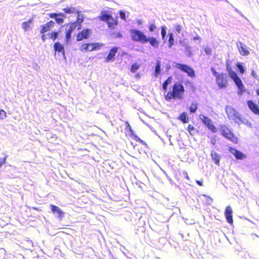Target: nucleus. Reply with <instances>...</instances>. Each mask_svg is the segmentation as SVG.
Wrapping results in <instances>:
<instances>
[{
    "instance_id": "obj_1",
    "label": "nucleus",
    "mask_w": 259,
    "mask_h": 259,
    "mask_svg": "<svg viewBox=\"0 0 259 259\" xmlns=\"http://www.w3.org/2000/svg\"><path fill=\"white\" fill-rule=\"evenodd\" d=\"M172 77L169 76L162 84L164 91V98L166 101L172 100H182L184 97L185 88L181 82H176L171 86V90L167 91L168 85L172 82Z\"/></svg>"
},
{
    "instance_id": "obj_2",
    "label": "nucleus",
    "mask_w": 259,
    "mask_h": 259,
    "mask_svg": "<svg viewBox=\"0 0 259 259\" xmlns=\"http://www.w3.org/2000/svg\"><path fill=\"white\" fill-rule=\"evenodd\" d=\"M226 114L229 120H233L237 124L246 123L247 122V120L242 117L241 115L237 112L235 109L228 105L225 108Z\"/></svg>"
},
{
    "instance_id": "obj_3",
    "label": "nucleus",
    "mask_w": 259,
    "mask_h": 259,
    "mask_svg": "<svg viewBox=\"0 0 259 259\" xmlns=\"http://www.w3.org/2000/svg\"><path fill=\"white\" fill-rule=\"evenodd\" d=\"M98 19L106 22L108 27L111 29H114L118 25L117 18H114L111 14H108L106 11H102L98 16Z\"/></svg>"
},
{
    "instance_id": "obj_4",
    "label": "nucleus",
    "mask_w": 259,
    "mask_h": 259,
    "mask_svg": "<svg viewBox=\"0 0 259 259\" xmlns=\"http://www.w3.org/2000/svg\"><path fill=\"white\" fill-rule=\"evenodd\" d=\"M211 71L215 77L216 83L220 89H225L228 86L227 76L223 73H219L213 68H211Z\"/></svg>"
},
{
    "instance_id": "obj_5",
    "label": "nucleus",
    "mask_w": 259,
    "mask_h": 259,
    "mask_svg": "<svg viewBox=\"0 0 259 259\" xmlns=\"http://www.w3.org/2000/svg\"><path fill=\"white\" fill-rule=\"evenodd\" d=\"M219 130L222 136L225 138L236 144L238 143V138L236 137L229 127L225 124L220 125Z\"/></svg>"
},
{
    "instance_id": "obj_6",
    "label": "nucleus",
    "mask_w": 259,
    "mask_h": 259,
    "mask_svg": "<svg viewBox=\"0 0 259 259\" xmlns=\"http://www.w3.org/2000/svg\"><path fill=\"white\" fill-rule=\"evenodd\" d=\"M226 68L231 78L234 81L239 90L242 91L244 89V86L241 79L238 77L237 73L233 70L231 65L229 63H226Z\"/></svg>"
},
{
    "instance_id": "obj_7",
    "label": "nucleus",
    "mask_w": 259,
    "mask_h": 259,
    "mask_svg": "<svg viewBox=\"0 0 259 259\" xmlns=\"http://www.w3.org/2000/svg\"><path fill=\"white\" fill-rule=\"evenodd\" d=\"M130 32L131 38L133 41L145 44L147 36L143 31L138 29H132Z\"/></svg>"
},
{
    "instance_id": "obj_8",
    "label": "nucleus",
    "mask_w": 259,
    "mask_h": 259,
    "mask_svg": "<svg viewBox=\"0 0 259 259\" xmlns=\"http://www.w3.org/2000/svg\"><path fill=\"white\" fill-rule=\"evenodd\" d=\"M174 67L186 73L188 76L191 77H193L195 76L194 70L191 67H189L187 65L176 63Z\"/></svg>"
},
{
    "instance_id": "obj_9",
    "label": "nucleus",
    "mask_w": 259,
    "mask_h": 259,
    "mask_svg": "<svg viewBox=\"0 0 259 259\" xmlns=\"http://www.w3.org/2000/svg\"><path fill=\"white\" fill-rule=\"evenodd\" d=\"M80 29L81 27L79 26V25L76 24L75 22H73L70 23L69 24V28L65 33L66 42L68 43L70 41L71 33L73 31H74L75 29L78 30Z\"/></svg>"
},
{
    "instance_id": "obj_10",
    "label": "nucleus",
    "mask_w": 259,
    "mask_h": 259,
    "mask_svg": "<svg viewBox=\"0 0 259 259\" xmlns=\"http://www.w3.org/2000/svg\"><path fill=\"white\" fill-rule=\"evenodd\" d=\"M92 33V30L85 28L79 32L76 35V41H80L83 39H88Z\"/></svg>"
},
{
    "instance_id": "obj_11",
    "label": "nucleus",
    "mask_w": 259,
    "mask_h": 259,
    "mask_svg": "<svg viewBox=\"0 0 259 259\" xmlns=\"http://www.w3.org/2000/svg\"><path fill=\"white\" fill-rule=\"evenodd\" d=\"M51 18H54L55 22L58 24H62L64 22V19L66 18L65 14L63 13H52L48 14Z\"/></svg>"
},
{
    "instance_id": "obj_12",
    "label": "nucleus",
    "mask_w": 259,
    "mask_h": 259,
    "mask_svg": "<svg viewBox=\"0 0 259 259\" xmlns=\"http://www.w3.org/2000/svg\"><path fill=\"white\" fill-rule=\"evenodd\" d=\"M202 122L210 130L212 133H215L217 132V129L213 124L211 120L206 116H203L201 118Z\"/></svg>"
},
{
    "instance_id": "obj_13",
    "label": "nucleus",
    "mask_w": 259,
    "mask_h": 259,
    "mask_svg": "<svg viewBox=\"0 0 259 259\" xmlns=\"http://www.w3.org/2000/svg\"><path fill=\"white\" fill-rule=\"evenodd\" d=\"M237 48L239 54L243 56H246L249 55L250 52L245 44L241 41L236 44Z\"/></svg>"
},
{
    "instance_id": "obj_14",
    "label": "nucleus",
    "mask_w": 259,
    "mask_h": 259,
    "mask_svg": "<svg viewBox=\"0 0 259 259\" xmlns=\"http://www.w3.org/2000/svg\"><path fill=\"white\" fill-rule=\"evenodd\" d=\"M118 48L117 47H112L109 51L107 56L105 58V62H109L113 61L115 59V56L117 53Z\"/></svg>"
},
{
    "instance_id": "obj_15",
    "label": "nucleus",
    "mask_w": 259,
    "mask_h": 259,
    "mask_svg": "<svg viewBox=\"0 0 259 259\" xmlns=\"http://www.w3.org/2000/svg\"><path fill=\"white\" fill-rule=\"evenodd\" d=\"M225 215L227 222L232 224L233 223V210L230 205L226 206L225 210Z\"/></svg>"
},
{
    "instance_id": "obj_16",
    "label": "nucleus",
    "mask_w": 259,
    "mask_h": 259,
    "mask_svg": "<svg viewBox=\"0 0 259 259\" xmlns=\"http://www.w3.org/2000/svg\"><path fill=\"white\" fill-rule=\"evenodd\" d=\"M125 124H126V127H125V129L126 130H128L131 135L133 136H134V139L137 141V142H140L141 144H142V145H146V143L143 141L142 140H141L139 137H138L137 136L134 135V132L133 131V130L132 129L131 125L130 124V123H128V121H126L125 122Z\"/></svg>"
},
{
    "instance_id": "obj_17",
    "label": "nucleus",
    "mask_w": 259,
    "mask_h": 259,
    "mask_svg": "<svg viewBox=\"0 0 259 259\" xmlns=\"http://www.w3.org/2000/svg\"><path fill=\"white\" fill-rule=\"evenodd\" d=\"M55 26V22L50 20L45 24L42 25L40 26V33L44 34L45 32L49 31L51 28H53Z\"/></svg>"
},
{
    "instance_id": "obj_18",
    "label": "nucleus",
    "mask_w": 259,
    "mask_h": 259,
    "mask_svg": "<svg viewBox=\"0 0 259 259\" xmlns=\"http://www.w3.org/2000/svg\"><path fill=\"white\" fill-rule=\"evenodd\" d=\"M247 104L249 109L255 115H259V107L252 101L248 100Z\"/></svg>"
},
{
    "instance_id": "obj_19",
    "label": "nucleus",
    "mask_w": 259,
    "mask_h": 259,
    "mask_svg": "<svg viewBox=\"0 0 259 259\" xmlns=\"http://www.w3.org/2000/svg\"><path fill=\"white\" fill-rule=\"evenodd\" d=\"M149 42L151 46L155 48H157L159 45V41L154 37H148L147 36L145 43Z\"/></svg>"
},
{
    "instance_id": "obj_20",
    "label": "nucleus",
    "mask_w": 259,
    "mask_h": 259,
    "mask_svg": "<svg viewBox=\"0 0 259 259\" xmlns=\"http://www.w3.org/2000/svg\"><path fill=\"white\" fill-rule=\"evenodd\" d=\"M52 211L53 213H57L58 217L59 218H62L64 216V212L62 210L57 206H56L54 204H51L50 205Z\"/></svg>"
},
{
    "instance_id": "obj_21",
    "label": "nucleus",
    "mask_w": 259,
    "mask_h": 259,
    "mask_svg": "<svg viewBox=\"0 0 259 259\" xmlns=\"http://www.w3.org/2000/svg\"><path fill=\"white\" fill-rule=\"evenodd\" d=\"M75 14L77 15L76 20L74 22L81 27V24L83 23L84 19V16L81 14V11H77Z\"/></svg>"
},
{
    "instance_id": "obj_22",
    "label": "nucleus",
    "mask_w": 259,
    "mask_h": 259,
    "mask_svg": "<svg viewBox=\"0 0 259 259\" xmlns=\"http://www.w3.org/2000/svg\"><path fill=\"white\" fill-rule=\"evenodd\" d=\"M54 49L55 52L61 53L62 55L65 54V50L63 46L59 42H56L54 45Z\"/></svg>"
},
{
    "instance_id": "obj_23",
    "label": "nucleus",
    "mask_w": 259,
    "mask_h": 259,
    "mask_svg": "<svg viewBox=\"0 0 259 259\" xmlns=\"http://www.w3.org/2000/svg\"><path fill=\"white\" fill-rule=\"evenodd\" d=\"M229 151L233 154L237 159H241L243 157V154L239 151L236 150L232 147L229 148Z\"/></svg>"
},
{
    "instance_id": "obj_24",
    "label": "nucleus",
    "mask_w": 259,
    "mask_h": 259,
    "mask_svg": "<svg viewBox=\"0 0 259 259\" xmlns=\"http://www.w3.org/2000/svg\"><path fill=\"white\" fill-rule=\"evenodd\" d=\"M62 10L64 12V14H75L76 12L78 11L76 9V8L72 6H66L65 8L63 9Z\"/></svg>"
},
{
    "instance_id": "obj_25",
    "label": "nucleus",
    "mask_w": 259,
    "mask_h": 259,
    "mask_svg": "<svg viewBox=\"0 0 259 259\" xmlns=\"http://www.w3.org/2000/svg\"><path fill=\"white\" fill-rule=\"evenodd\" d=\"M33 23V19H29L28 21H25L22 24V28L25 31L28 30L31 27V24Z\"/></svg>"
},
{
    "instance_id": "obj_26",
    "label": "nucleus",
    "mask_w": 259,
    "mask_h": 259,
    "mask_svg": "<svg viewBox=\"0 0 259 259\" xmlns=\"http://www.w3.org/2000/svg\"><path fill=\"white\" fill-rule=\"evenodd\" d=\"M210 155L212 159L214 161L215 163L217 165H219L220 156L214 151H212Z\"/></svg>"
},
{
    "instance_id": "obj_27",
    "label": "nucleus",
    "mask_w": 259,
    "mask_h": 259,
    "mask_svg": "<svg viewBox=\"0 0 259 259\" xmlns=\"http://www.w3.org/2000/svg\"><path fill=\"white\" fill-rule=\"evenodd\" d=\"M91 46H92V43H84L81 46L80 50L82 52H92Z\"/></svg>"
},
{
    "instance_id": "obj_28",
    "label": "nucleus",
    "mask_w": 259,
    "mask_h": 259,
    "mask_svg": "<svg viewBox=\"0 0 259 259\" xmlns=\"http://www.w3.org/2000/svg\"><path fill=\"white\" fill-rule=\"evenodd\" d=\"M188 131L189 134L192 136H193L198 133V130L191 124L188 125Z\"/></svg>"
},
{
    "instance_id": "obj_29",
    "label": "nucleus",
    "mask_w": 259,
    "mask_h": 259,
    "mask_svg": "<svg viewBox=\"0 0 259 259\" xmlns=\"http://www.w3.org/2000/svg\"><path fill=\"white\" fill-rule=\"evenodd\" d=\"M92 51H97L100 50L103 46L104 44L103 43L100 42H93L92 43Z\"/></svg>"
},
{
    "instance_id": "obj_30",
    "label": "nucleus",
    "mask_w": 259,
    "mask_h": 259,
    "mask_svg": "<svg viewBox=\"0 0 259 259\" xmlns=\"http://www.w3.org/2000/svg\"><path fill=\"white\" fill-rule=\"evenodd\" d=\"M178 119L184 123H187L189 121V118L187 113L185 112L181 113L178 117Z\"/></svg>"
},
{
    "instance_id": "obj_31",
    "label": "nucleus",
    "mask_w": 259,
    "mask_h": 259,
    "mask_svg": "<svg viewBox=\"0 0 259 259\" xmlns=\"http://www.w3.org/2000/svg\"><path fill=\"white\" fill-rule=\"evenodd\" d=\"M110 36L112 38L116 39V38H122L123 35L122 33L120 32H112L110 34Z\"/></svg>"
},
{
    "instance_id": "obj_32",
    "label": "nucleus",
    "mask_w": 259,
    "mask_h": 259,
    "mask_svg": "<svg viewBox=\"0 0 259 259\" xmlns=\"http://www.w3.org/2000/svg\"><path fill=\"white\" fill-rule=\"evenodd\" d=\"M168 47L171 48L174 44V38L173 36V34L172 33H169L168 34Z\"/></svg>"
},
{
    "instance_id": "obj_33",
    "label": "nucleus",
    "mask_w": 259,
    "mask_h": 259,
    "mask_svg": "<svg viewBox=\"0 0 259 259\" xmlns=\"http://www.w3.org/2000/svg\"><path fill=\"white\" fill-rule=\"evenodd\" d=\"M197 108H198L197 104L195 103H192L189 107V110H190V112H191V113L195 112L197 109Z\"/></svg>"
},
{
    "instance_id": "obj_34",
    "label": "nucleus",
    "mask_w": 259,
    "mask_h": 259,
    "mask_svg": "<svg viewBox=\"0 0 259 259\" xmlns=\"http://www.w3.org/2000/svg\"><path fill=\"white\" fill-rule=\"evenodd\" d=\"M140 65L137 63H135L132 65L130 70L132 72L135 73L139 68Z\"/></svg>"
},
{
    "instance_id": "obj_35",
    "label": "nucleus",
    "mask_w": 259,
    "mask_h": 259,
    "mask_svg": "<svg viewBox=\"0 0 259 259\" xmlns=\"http://www.w3.org/2000/svg\"><path fill=\"white\" fill-rule=\"evenodd\" d=\"M160 72V64L159 62H157L155 68V76H157Z\"/></svg>"
},
{
    "instance_id": "obj_36",
    "label": "nucleus",
    "mask_w": 259,
    "mask_h": 259,
    "mask_svg": "<svg viewBox=\"0 0 259 259\" xmlns=\"http://www.w3.org/2000/svg\"><path fill=\"white\" fill-rule=\"evenodd\" d=\"M59 33L57 31H53L50 34V37L53 41L55 40L58 37Z\"/></svg>"
},
{
    "instance_id": "obj_37",
    "label": "nucleus",
    "mask_w": 259,
    "mask_h": 259,
    "mask_svg": "<svg viewBox=\"0 0 259 259\" xmlns=\"http://www.w3.org/2000/svg\"><path fill=\"white\" fill-rule=\"evenodd\" d=\"M236 66H237V67L239 69V73L240 74H243L245 72V69H244L243 66H242V64L241 63H237L236 64Z\"/></svg>"
},
{
    "instance_id": "obj_38",
    "label": "nucleus",
    "mask_w": 259,
    "mask_h": 259,
    "mask_svg": "<svg viewBox=\"0 0 259 259\" xmlns=\"http://www.w3.org/2000/svg\"><path fill=\"white\" fill-rule=\"evenodd\" d=\"M166 27L165 26H162L161 27V35L162 37V39L164 40L166 36Z\"/></svg>"
},
{
    "instance_id": "obj_39",
    "label": "nucleus",
    "mask_w": 259,
    "mask_h": 259,
    "mask_svg": "<svg viewBox=\"0 0 259 259\" xmlns=\"http://www.w3.org/2000/svg\"><path fill=\"white\" fill-rule=\"evenodd\" d=\"M7 117V113L3 109L0 110V119H4Z\"/></svg>"
},
{
    "instance_id": "obj_40",
    "label": "nucleus",
    "mask_w": 259,
    "mask_h": 259,
    "mask_svg": "<svg viewBox=\"0 0 259 259\" xmlns=\"http://www.w3.org/2000/svg\"><path fill=\"white\" fill-rule=\"evenodd\" d=\"M175 30L177 33H180L182 30V26L180 24H176L174 26Z\"/></svg>"
},
{
    "instance_id": "obj_41",
    "label": "nucleus",
    "mask_w": 259,
    "mask_h": 259,
    "mask_svg": "<svg viewBox=\"0 0 259 259\" xmlns=\"http://www.w3.org/2000/svg\"><path fill=\"white\" fill-rule=\"evenodd\" d=\"M156 26L154 23H151L149 25V30L150 32H153L156 29Z\"/></svg>"
},
{
    "instance_id": "obj_42",
    "label": "nucleus",
    "mask_w": 259,
    "mask_h": 259,
    "mask_svg": "<svg viewBox=\"0 0 259 259\" xmlns=\"http://www.w3.org/2000/svg\"><path fill=\"white\" fill-rule=\"evenodd\" d=\"M120 17L121 19H122L124 21L126 20V15L124 11H120L119 12Z\"/></svg>"
},
{
    "instance_id": "obj_43",
    "label": "nucleus",
    "mask_w": 259,
    "mask_h": 259,
    "mask_svg": "<svg viewBox=\"0 0 259 259\" xmlns=\"http://www.w3.org/2000/svg\"><path fill=\"white\" fill-rule=\"evenodd\" d=\"M251 76L254 77V78H257L258 76H257V74L256 73V72H255V70H252L251 71Z\"/></svg>"
},
{
    "instance_id": "obj_44",
    "label": "nucleus",
    "mask_w": 259,
    "mask_h": 259,
    "mask_svg": "<svg viewBox=\"0 0 259 259\" xmlns=\"http://www.w3.org/2000/svg\"><path fill=\"white\" fill-rule=\"evenodd\" d=\"M6 161V158L4 157L0 159V167L3 165V164L5 163Z\"/></svg>"
},
{
    "instance_id": "obj_45",
    "label": "nucleus",
    "mask_w": 259,
    "mask_h": 259,
    "mask_svg": "<svg viewBox=\"0 0 259 259\" xmlns=\"http://www.w3.org/2000/svg\"><path fill=\"white\" fill-rule=\"evenodd\" d=\"M217 140L215 138V136H214L210 140V143L212 145H214L216 143Z\"/></svg>"
},
{
    "instance_id": "obj_46",
    "label": "nucleus",
    "mask_w": 259,
    "mask_h": 259,
    "mask_svg": "<svg viewBox=\"0 0 259 259\" xmlns=\"http://www.w3.org/2000/svg\"><path fill=\"white\" fill-rule=\"evenodd\" d=\"M204 197H206V200H207V201L209 203H211L212 202V199L210 197H209L208 196H206L205 195H204Z\"/></svg>"
},
{
    "instance_id": "obj_47",
    "label": "nucleus",
    "mask_w": 259,
    "mask_h": 259,
    "mask_svg": "<svg viewBox=\"0 0 259 259\" xmlns=\"http://www.w3.org/2000/svg\"><path fill=\"white\" fill-rule=\"evenodd\" d=\"M41 38L42 40L43 41V42H45L46 41V36L45 33L42 34V35L41 36Z\"/></svg>"
},
{
    "instance_id": "obj_48",
    "label": "nucleus",
    "mask_w": 259,
    "mask_h": 259,
    "mask_svg": "<svg viewBox=\"0 0 259 259\" xmlns=\"http://www.w3.org/2000/svg\"><path fill=\"white\" fill-rule=\"evenodd\" d=\"M196 183L200 186H203V183L202 182H201L200 181H199V180H196Z\"/></svg>"
},
{
    "instance_id": "obj_49",
    "label": "nucleus",
    "mask_w": 259,
    "mask_h": 259,
    "mask_svg": "<svg viewBox=\"0 0 259 259\" xmlns=\"http://www.w3.org/2000/svg\"><path fill=\"white\" fill-rule=\"evenodd\" d=\"M184 175H185V178H186V179H187L188 180H190V178L188 175V174L187 172H184Z\"/></svg>"
},
{
    "instance_id": "obj_50",
    "label": "nucleus",
    "mask_w": 259,
    "mask_h": 259,
    "mask_svg": "<svg viewBox=\"0 0 259 259\" xmlns=\"http://www.w3.org/2000/svg\"><path fill=\"white\" fill-rule=\"evenodd\" d=\"M200 39V37L199 36H196V37H194L193 38V39L194 40H197V39Z\"/></svg>"
}]
</instances>
